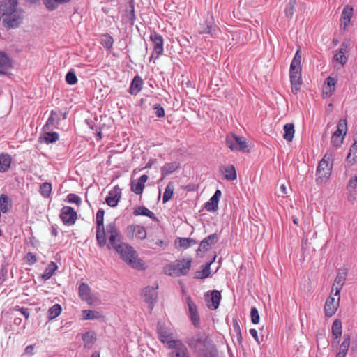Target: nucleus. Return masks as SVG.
<instances>
[{"instance_id":"1","label":"nucleus","mask_w":357,"mask_h":357,"mask_svg":"<svg viewBox=\"0 0 357 357\" xmlns=\"http://www.w3.org/2000/svg\"><path fill=\"white\" fill-rule=\"evenodd\" d=\"M107 234L109 240L108 249H114L121 259L134 268L143 270L145 264L138 258L135 250L131 246L121 242V235L115 222L107 225Z\"/></svg>"},{"instance_id":"2","label":"nucleus","mask_w":357,"mask_h":357,"mask_svg":"<svg viewBox=\"0 0 357 357\" xmlns=\"http://www.w3.org/2000/svg\"><path fill=\"white\" fill-rule=\"evenodd\" d=\"M197 357H216L218 350L213 342L205 333H198L186 342Z\"/></svg>"},{"instance_id":"3","label":"nucleus","mask_w":357,"mask_h":357,"mask_svg":"<svg viewBox=\"0 0 357 357\" xmlns=\"http://www.w3.org/2000/svg\"><path fill=\"white\" fill-rule=\"evenodd\" d=\"M15 0H6L0 4V15L3 26L7 29H13L19 26L21 22L20 14L16 10Z\"/></svg>"},{"instance_id":"4","label":"nucleus","mask_w":357,"mask_h":357,"mask_svg":"<svg viewBox=\"0 0 357 357\" xmlns=\"http://www.w3.org/2000/svg\"><path fill=\"white\" fill-rule=\"evenodd\" d=\"M301 59L302 53L301 49L296 52L292 59L289 69V77L291 84V91L296 94L301 89Z\"/></svg>"},{"instance_id":"5","label":"nucleus","mask_w":357,"mask_h":357,"mask_svg":"<svg viewBox=\"0 0 357 357\" xmlns=\"http://www.w3.org/2000/svg\"><path fill=\"white\" fill-rule=\"evenodd\" d=\"M332 158V153L328 151L319 162L316 173V182L318 184L325 183L330 178L333 168Z\"/></svg>"},{"instance_id":"6","label":"nucleus","mask_w":357,"mask_h":357,"mask_svg":"<svg viewBox=\"0 0 357 357\" xmlns=\"http://www.w3.org/2000/svg\"><path fill=\"white\" fill-rule=\"evenodd\" d=\"M190 259L176 260L163 268L164 273L170 276L185 275L191 267Z\"/></svg>"},{"instance_id":"7","label":"nucleus","mask_w":357,"mask_h":357,"mask_svg":"<svg viewBox=\"0 0 357 357\" xmlns=\"http://www.w3.org/2000/svg\"><path fill=\"white\" fill-rule=\"evenodd\" d=\"M104 215L105 211L103 209L100 208L96 213V238L97 244L100 248H103L107 244V228L104 227Z\"/></svg>"},{"instance_id":"8","label":"nucleus","mask_w":357,"mask_h":357,"mask_svg":"<svg viewBox=\"0 0 357 357\" xmlns=\"http://www.w3.org/2000/svg\"><path fill=\"white\" fill-rule=\"evenodd\" d=\"M225 142L231 151L241 152H246L248 151L247 142L243 137H239L234 134H229L226 137Z\"/></svg>"},{"instance_id":"9","label":"nucleus","mask_w":357,"mask_h":357,"mask_svg":"<svg viewBox=\"0 0 357 357\" xmlns=\"http://www.w3.org/2000/svg\"><path fill=\"white\" fill-rule=\"evenodd\" d=\"M150 40L153 43V52L149 59V61H151L158 59L163 54L164 40L160 34L153 31L150 35Z\"/></svg>"},{"instance_id":"10","label":"nucleus","mask_w":357,"mask_h":357,"mask_svg":"<svg viewBox=\"0 0 357 357\" xmlns=\"http://www.w3.org/2000/svg\"><path fill=\"white\" fill-rule=\"evenodd\" d=\"M349 49V40H344L340 47L334 52L333 62L340 63L343 67L347 63Z\"/></svg>"},{"instance_id":"11","label":"nucleus","mask_w":357,"mask_h":357,"mask_svg":"<svg viewBox=\"0 0 357 357\" xmlns=\"http://www.w3.org/2000/svg\"><path fill=\"white\" fill-rule=\"evenodd\" d=\"M158 334L159 340L163 344H166V347L169 349L173 348L178 342H182L180 340H174L172 333L162 326L158 327Z\"/></svg>"},{"instance_id":"12","label":"nucleus","mask_w":357,"mask_h":357,"mask_svg":"<svg viewBox=\"0 0 357 357\" xmlns=\"http://www.w3.org/2000/svg\"><path fill=\"white\" fill-rule=\"evenodd\" d=\"M60 218L66 225H73L75 224L77 215L76 211L70 206H63L61 210Z\"/></svg>"},{"instance_id":"13","label":"nucleus","mask_w":357,"mask_h":357,"mask_svg":"<svg viewBox=\"0 0 357 357\" xmlns=\"http://www.w3.org/2000/svg\"><path fill=\"white\" fill-rule=\"evenodd\" d=\"M331 293V295L327 298L324 305V313L328 317H332L335 314L340 303V295L337 296V299Z\"/></svg>"},{"instance_id":"14","label":"nucleus","mask_w":357,"mask_h":357,"mask_svg":"<svg viewBox=\"0 0 357 357\" xmlns=\"http://www.w3.org/2000/svg\"><path fill=\"white\" fill-rule=\"evenodd\" d=\"M354 15V8L350 5H346L341 13L340 20V27L341 29L344 31H347L351 19Z\"/></svg>"},{"instance_id":"15","label":"nucleus","mask_w":357,"mask_h":357,"mask_svg":"<svg viewBox=\"0 0 357 357\" xmlns=\"http://www.w3.org/2000/svg\"><path fill=\"white\" fill-rule=\"evenodd\" d=\"M337 82V76H328L322 86V94L324 98L331 97L335 91V85Z\"/></svg>"},{"instance_id":"16","label":"nucleus","mask_w":357,"mask_h":357,"mask_svg":"<svg viewBox=\"0 0 357 357\" xmlns=\"http://www.w3.org/2000/svg\"><path fill=\"white\" fill-rule=\"evenodd\" d=\"M220 32V31L216 25L208 21H206L204 24H201L197 30L199 34H210L213 38L218 37Z\"/></svg>"},{"instance_id":"17","label":"nucleus","mask_w":357,"mask_h":357,"mask_svg":"<svg viewBox=\"0 0 357 357\" xmlns=\"http://www.w3.org/2000/svg\"><path fill=\"white\" fill-rule=\"evenodd\" d=\"M13 68V61L5 52L0 51V75H6Z\"/></svg>"},{"instance_id":"18","label":"nucleus","mask_w":357,"mask_h":357,"mask_svg":"<svg viewBox=\"0 0 357 357\" xmlns=\"http://www.w3.org/2000/svg\"><path fill=\"white\" fill-rule=\"evenodd\" d=\"M168 357H190L187 347L182 342H178L176 345L171 348Z\"/></svg>"},{"instance_id":"19","label":"nucleus","mask_w":357,"mask_h":357,"mask_svg":"<svg viewBox=\"0 0 357 357\" xmlns=\"http://www.w3.org/2000/svg\"><path fill=\"white\" fill-rule=\"evenodd\" d=\"M121 197V189L118 186H115L112 190L109 192V194L105 199V202L110 207H115L120 201Z\"/></svg>"},{"instance_id":"20","label":"nucleus","mask_w":357,"mask_h":357,"mask_svg":"<svg viewBox=\"0 0 357 357\" xmlns=\"http://www.w3.org/2000/svg\"><path fill=\"white\" fill-rule=\"evenodd\" d=\"M221 294L217 290H213L211 293V296H206V302L207 307L212 310H216L220 304Z\"/></svg>"},{"instance_id":"21","label":"nucleus","mask_w":357,"mask_h":357,"mask_svg":"<svg viewBox=\"0 0 357 357\" xmlns=\"http://www.w3.org/2000/svg\"><path fill=\"white\" fill-rule=\"evenodd\" d=\"M345 280L346 273L344 272H339L334 280L331 289V294H333L335 296H339V295H340V291L344 284Z\"/></svg>"},{"instance_id":"22","label":"nucleus","mask_w":357,"mask_h":357,"mask_svg":"<svg viewBox=\"0 0 357 357\" xmlns=\"http://www.w3.org/2000/svg\"><path fill=\"white\" fill-rule=\"evenodd\" d=\"M187 305L189 310V314L190 316L191 321L196 327H199L200 325L199 316L198 314L197 305L192 301L190 297L187 298Z\"/></svg>"},{"instance_id":"23","label":"nucleus","mask_w":357,"mask_h":357,"mask_svg":"<svg viewBox=\"0 0 357 357\" xmlns=\"http://www.w3.org/2000/svg\"><path fill=\"white\" fill-rule=\"evenodd\" d=\"M347 190L349 192L348 201L354 204L357 195V176H354L349 179Z\"/></svg>"},{"instance_id":"24","label":"nucleus","mask_w":357,"mask_h":357,"mask_svg":"<svg viewBox=\"0 0 357 357\" xmlns=\"http://www.w3.org/2000/svg\"><path fill=\"white\" fill-rule=\"evenodd\" d=\"M148 180V176L145 174L142 175L137 180L131 182V190L137 195H141L143 192L145 183Z\"/></svg>"},{"instance_id":"25","label":"nucleus","mask_w":357,"mask_h":357,"mask_svg":"<svg viewBox=\"0 0 357 357\" xmlns=\"http://www.w3.org/2000/svg\"><path fill=\"white\" fill-rule=\"evenodd\" d=\"M221 190H217L212 197L205 204V208L208 211H216L218 208V202L221 197Z\"/></svg>"},{"instance_id":"26","label":"nucleus","mask_w":357,"mask_h":357,"mask_svg":"<svg viewBox=\"0 0 357 357\" xmlns=\"http://www.w3.org/2000/svg\"><path fill=\"white\" fill-rule=\"evenodd\" d=\"M143 84L144 82L141 77L136 75L130 83L129 93L133 96L137 95L142 91Z\"/></svg>"},{"instance_id":"27","label":"nucleus","mask_w":357,"mask_h":357,"mask_svg":"<svg viewBox=\"0 0 357 357\" xmlns=\"http://www.w3.org/2000/svg\"><path fill=\"white\" fill-rule=\"evenodd\" d=\"M145 301L153 307V305L157 297L156 290L153 287H146L143 291Z\"/></svg>"},{"instance_id":"28","label":"nucleus","mask_w":357,"mask_h":357,"mask_svg":"<svg viewBox=\"0 0 357 357\" xmlns=\"http://www.w3.org/2000/svg\"><path fill=\"white\" fill-rule=\"evenodd\" d=\"M127 229L132 233L134 236L139 239L144 240L146 237V231L143 226L130 225Z\"/></svg>"},{"instance_id":"29","label":"nucleus","mask_w":357,"mask_h":357,"mask_svg":"<svg viewBox=\"0 0 357 357\" xmlns=\"http://www.w3.org/2000/svg\"><path fill=\"white\" fill-rule=\"evenodd\" d=\"M332 334L333 339L335 342L339 343L342 333V321L340 319H335L332 324Z\"/></svg>"},{"instance_id":"30","label":"nucleus","mask_w":357,"mask_h":357,"mask_svg":"<svg viewBox=\"0 0 357 357\" xmlns=\"http://www.w3.org/2000/svg\"><path fill=\"white\" fill-rule=\"evenodd\" d=\"M61 112L59 111L52 110L50 116L48 118L46 124L43 126L44 129H49L50 126L58 125L61 120Z\"/></svg>"},{"instance_id":"31","label":"nucleus","mask_w":357,"mask_h":357,"mask_svg":"<svg viewBox=\"0 0 357 357\" xmlns=\"http://www.w3.org/2000/svg\"><path fill=\"white\" fill-rule=\"evenodd\" d=\"M12 158L8 153H0V172H7L11 165Z\"/></svg>"},{"instance_id":"32","label":"nucleus","mask_w":357,"mask_h":357,"mask_svg":"<svg viewBox=\"0 0 357 357\" xmlns=\"http://www.w3.org/2000/svg\"><path fill=\"white\" fill-rule=\"evenodd\" d=\"M221 172L224 174L225 179L234 181L236 178V172L235 167L232 165L223 166L220 168Z\"/></svg>"},{"instance_id":"33","label":"nucleus","mask_w":357,"mask_h":357,"mask_svg":"<svg viewBox=\"0 0 357 357\" xmlns=\"http://www.w3.org/2000/svg\"><path fill=\"white\" fill-rule=\"evenodd\" d=\"M133 215H136V216L144 215V216H147V217L150 218L151 220H153L154 221L158 220L157 217L155 216V215L152 211H151L150 210H149L146 207H145L144 206H138V207L135 208L133 211Z\"/></svg>"},{"instance_id":"34","label":"nucleus","mask_w":357,"mask_h":357,"mask_svg":"<svg viewBox=\"0 0 357 357\" xmlns=\"http://www.w3.org/2000/svg\"><path fill=\"white\" fill-rule=\"evenodd\" d=\"M346 160L350 166L357 163V139L351 146Z\"/></svg>"},{"instance_id":"35","label":"nucleus","mask_w":357,"mask_h":357,"mask_svg":"<svg viewBox=\"0 0 357 357\" xmlns=\"http://www.w3.org/2000/svg\"><path fill=\"white\" fill-rule=\"evenodd\" d=\"M43 4L48 10H56L59 5L69 3L71 0H42Z\"/></svg>"},{"instance_id":"36","label":"nucleus","mask_w":357,"mask_h":357,"mask_svg":"<svg viewBox=\"0 0 357 357\" xmlns=\"http://www.w3.org/2000/svg\"><path fill=\"white\" fill-rule=\"evenodd\" d=\"M179 167V163L177 162H172L166 163L161 168V175L162 178H165L168 174L173 173Z\"/></svg>"},{"instance_id":"37","label":"nucleus","mask_w":357,"mask_h":357,"mask_svg":"<svg viewBox=\"0 0 357 357\" xmlns=\"http://www.w3.org/2000/svg\"><path fill=\"white\" fill-rule=\"evenodd\" d=\"M58 268L57 265L55 262L51 261L46 267L44 273L41 275V278L43 280H49L54 273L56 270Z\"/></svg>"},{"instance_id":"38","label":"nucleus","mask_w":357,"mask_h":357,"mask_svg":"<svg viewBox=\"0 0 357 357\" xmlns=\"http://www.w3.org/2000/svg\"><path fill=\"white\" fill-rule=\"evenodd\" d=\"M284 139L290 142L293 140L295 133L294 125L293 123H287L284 126Z\"/></svg>"},{"instance_id":"39","label":"nucleus","mask_w":357,"mask_h":357,"mask_svg":"<svg viewBox=\"0 0 357 357\" xmlns=\"http://www.w3.org/2000/svg\"><path fill=\"white\" fill-rule=\"evenodd\" d=\"M40 139L46 144L54 143L59 140V135L57 132H45Z\"/></svg>"},{"instance_id":"40","label":"nucleus","mask_w":357,"mask_h":357,"mask_svg":"<svg viewBox=\"0 0 357 357\" xmlns=\"http://www.w3.org/2000/svg\"><path fill=\"white\" fill-rule=\"evenodd\" d=\"M82 315V319L84 320L99 319L102 317L101 314L99 312L90 310H83Z\"/></svg>"},{"instance_id":"41","label":"nucleus","mask_w":357,"mask_h":357,"mask_svg":"<svg viewBox=\"0 0 357 357\" xmlns=\"http://www.w3.org/2000/svg\"><path fill=\"white\" fill-rule=\"evenodd\" d=\"M174 190V186L172 182H169L165 188V192L163 194L162 202L163 203H166L169 202L173 197Z\"/></svg>"},{"instance_id":"42","label":"nucleus","mask_w":357,"mask_h":357,"mask_svg":"<svg viewBox=\"0 0 357 357\" xmlns=\"http://www.w3.org/2000/svg\"><path fill=\"white\" fill-rule=\"evenodd\" d=\"M62 308L59 304H54L48 310V319L52 320L60 315Z\"/></svg>"},{"instance_id":"43","label":"nucleus","mask_w":357,"mask_h":357,"mask_svg":"<svg viewBox=\"0 0 357 357\" xmlns=\"http://www.w3.org/2000/svg\"><path fill=\"white\" fill-rule=\"evenodd\" d=\"M166 245H167V243L161 239H156L155 241L153 238H152V239L149 238L147 242L146 246L149 248L155 250L158 248H163Z\"/></svg>"},{"instance_id":"44","label":"nucleus","mask_w":357,"mask_h":357,"mask_svg":"<svg viewBox=\"0 0 357 357\" xmlns=\"http://www.w3.org/2000/svg\"><path fill=\"white\" fill-rule=\"evenodd\" d=\"M101 44L105 48L110 50L114 44L113 38L109 34L102 35L101 37Z\"/></svg>"},{"instance_id":"45","label":"nucleus","mask_w":357,"mask_h":357,"mask_svg":"<svg viewBox=\"0 0 357 357\" xmlns=\"http://www.w3.org/2000/svg\"><path fill=\"white\" fill-rule=\"evenodd\" d=\"M82 340L85 343L84 347L91 345L96 340V334L94 332H86L82 335Z\"/></svg>"},{"instance_id":"46","label":"nucleus","mask_w":357,"mask_h":357,"mask_svg":"<svg viewBox=\"0 0 357 357\" xmlns=\"http://www.w3.org/2000/svg\"><path fill=\"white\" fill-rule=\"evenodd\" d=\"M178 240L179 246L184 249L193 246L197 243L195 240L189 238H178Z\"/></svg>"},{"instance_id":"47","label":"nucleus","mask_w":357,"mask_h":357,"mask_svg":"<svg viewBox=\"0 0 357 357\" xmlns=\"http://www.w3.org/2000/svg\"><path fill=\"white\" fill-rule=\"evenodd\" d=\"M79 294L82 299H88L90 294V287L87 284L82 283L79 285Z\"/></svg>"},{"instance_id":"48","label":"nucleus","mask_w":357,"mask_h":357,"mask_svg":"<svg viewBox=\"0 0 357 357\" xmlns=\"http://www.w3.org/2000/svg\"><path fill=\"white\" fill-rule=\"evenodd\" d=\"M52 191V185L50 183H43L40 187V193L43 197H48Z\"/></svg>"},{"instance_id":"49","label":"nucleus","mask_w":357,"mask_h":357,"mask_svg":"<svg viewBox=\"0 0 357 357\" xmlns=\"http://www.w3.org/2000/svg\"><path fill=\"white\" fill-rule=\"evenodd\" d=\"M296 4V0H289L287 4L284 13L287 17L291 18L294 13L295 6Z\"/></svg>"},{"instance_id":"50","label":"nucleus","mask_w":357,"mask_h":357,"mask_svg":"<svg viewBox=\"0 0 357 357\" xmlns=\"http://www.w3.org/2000/svg\"><path fill=\"white\" fill-rule=\"evenodd\" d=\"M342 135L344 136V132L337 129V130L333 133L331 137V143L335 147H339L342 144V140H339L335 142V138L337 137H342Z\"/></svg>"},{"instance_id":"51","label":"nucleus","mask_w":357,"mask_h":357,"mask_svg":"<svg viewBox=\"0 0 357 357\" xmlns=\"http://www.w3.org/2000/svg\"><path fill=\"white\" fill-rule=\"evenodd\" d=\"M66 82L70 85H74L77 82V78L75 73L70 70L66 75Z\"/></svg>"},{"instance_id":"52","label":"nucleus","mask_w":357,"mask_h":357,"mask_svg":"<svg viewBox=\"0 0 357 357\" xmlns=\"http://www.w3.org/2000/svg\"><path fill=\"white\" fill-rule=\"evenodd\" d=\"M67 201L69 203L75 204L77 206H79L82 202L81 198L73 193H70L67 196Z\"/></svg>"},{"instance_id":"53","label":"nucleus","mask_w":357,"mask_h":357,"mask_svg":"<svg viewBox=\"0 0 357 357\" xmlns=\"http://www.w3.org/2000/svg\"><path fill=\"white\" fill-rule=\"evenodd\" d=\"M349 344H350L349 336L345 337L343 342H342V344L340 345L339 352L347 354Z\"/></svg>"},{"instance_id":"54","label":"nucleus","mask_w":357,"mask_h":357,"mask_svg":"<svg viewBox=\"0 0 357 357\" xmlns=\"http://www.w3.org/2000/svg\"><path fill=\"white\" fill-rule=\"evenodd\" d=\"M337 129L344 132V136L346 135L347 130V119H340L337 123Z\"/></svg>"},{"instance_id":"55","label":"nucleus","mask_w":357,"mask_h":357,"mask_svg":"<svg viewBox=\"0 0 357 357\" xmlns=\"http://www.w3.org/2000/svg\"><path fill=\"white\" fill-rule=\"evenodd\" d=\"M250 317L252 322L257 324L259 321V315L256 307H252L250 311Z\"/></svg>"},{"instance_id":"56","label":"nucleus","mask_w":357,"mask_h":357,"mask_svg":"<svg viewBox=\"0 0 357 357\" xmlns=\"http://www.w3.org/2000/svg\"><path fill=\"white\" fill-rule=\"evenodd\" d=\"M210 265L211 263L206 264L202 269L200 274L197 276V278H206L208 277L210 275Z\"/></svg>"},{"instance_id":"57","label":"nucleus","mask_w":357,"mask_h":357,"mask_svg":"<svg viewBox=\"0 0 357 357\" xmlns=\"http://www.w3.org/2000/svg\"><path fill=\"white\" fill-rule=\"evenodd\" d=\"M24 259L29 265H33L37 261V258L33 252H28Z\"/></svg>"},{"instance_id":"58","label":"nucleus","mask_w":357,"mask_h":357,"mask_svg":"<svg viewBox=\"0 0 357 357\" xmlns=\"http://www.w3.org/2000/svg\"><path fill=\"white\" fill-rule=\"evenodd\" d=\"M202 241H206V243H208L211 246L218 241L217 235L216 234H211L206 237L204 239H203Z\"/></svg>"},{"instance_id":"59","label":"nucleus","mask_w":357,"mask_h":357,"mask_svg":"<svg viewBox=\"0 0 357 357\" xmlns=\"http://www.w3.org/2000/svg\"><path fill=\"white\" fill-rule=\"evenodd\" d=\"M233 328H234V331L236 334L238 340L241 341V339H242L241 332L240 326H239V324H238L237 321H234Z\"/></svg>"},{"instance_id":"60","label":"nucleus","mask_w":357,"mask_h":357,"mask_svg":"<svg viewBox=\"0 0 357 357\" xmlns=\"http://www.w3.org/2000/svg\"><path fill=\"white\" fill-rule=\"evenodd\" d=\"M154 109L155 110V115L158 118H162L165 116V109L160 105H155L154 106Z\"/></svg>"},{"instance_id":"61","label":"nucleus","mask_w":357,"mask_h":357,"mask_svg":"<svg viewBox=\"0 0 357 357\" xmlns=\"http://www.w3.org/2000/svg\"><path fill=\"white\" fill-rule=\"evenodd\" d=\"M211 248V245L206 241H201L197 252H206Z\"/></svg>"},{"instance_id":"62","label":"nucleus","mask_w":357,"mask_h":357,"mask_svg":"<svg viewBox=\"0 0 357 357\" xmlns=\"http://www.w3.org/2000/svg\"><path fill=\"white\" fill-rule=\"evenodd\" d=\"M6 278L7 271L2 268L0 270V285H1L3 283Z\"/></svg>"},{"instance_id":"63","label":"nucleus","mask_w":357,"mask_h":357,"mask_svg":"<svg viewBox=\"0 0 357 357\" xmlns=\"http://www.w3.org/2000/svg\"><path fill=\"white\" fill-rule=\"evenodd\" d=\"M33 345H29L25 348L24 355L32 356L33 354Z\"/></svg>"},{"instance_id":"64","label":"nucleus","mask_w":357,"mask_h":357,"mask_svg":"<svg viewBox=\"0 0 357 357\" xmlns=\"http://www.w3.org/2000/svg\"><path fill=\"white\" fill-rule=\"evenodd\" d=\"M26 319L29 318V309L27 308H24V307H20L18 310H17Z\"/></svg>"}]
</instances>
